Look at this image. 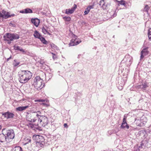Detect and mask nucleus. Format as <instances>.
<instances>
[{
    "instance_id": "8fccbe9b",
    "label": "nucleus",
    "mask_w": 151,
    "mask_h": 151,
    "mask_svg": "<svg viewBox=\"0 0 151 151\" xmlns=\"http://www.w3.org/2000/svg\"><path fill=\"white\" fill-rule=\"evenodd\" d=\"M143 145V143L141 144L140 146H139L138 147L139 149H140L142 148V146Z\"/></svg>"
},
{
    "instance_id": "a211bd4d",
    "label": "nucleus",
    "mask_w": 151,
    "mask_h": 151,
    "mask_svg": "<svg viewBox=\"0 0 151 151\" xmlns=\"http://www.w3.org/2000/svg\"><path fill=\"white\" fill-rule=\"evenodd\" d=\"M18 38H15V39H18ZM15 38H4V40L8 44H10L11 43V42Z\"/></svg>"
},
{
    "instance_id": "bf43d9fd",
    "label": "nucleus",
    "mask_w": 151,
    "mask_h": 151,
    "mask_svg": "<svg viewBox=\"0 0 151 151\" xmlns=\"http://www.w3.org/2000/svg\"><path fill=\"white\" fill-rule=\"evenodd\" d=\"M28 149H29V148H28ZM29 150H30V148H29Z\"/></svg>"
},
{
    "instance_id": "20e7f679",
    "label": "nucleus",
    "mask_w": 151,
    "mask_h": 151,
    "mask_svg": "<svg viewBox=\"0 0 151 151\" xmlns=\"http://www.w3.org/2000/svg\"><path fill=\"white\" fill-rule=\"evenodd\" d=\"M41 113L40 111H31L28 114L27 118L29 121L31 122H34L38 119L40 115L41 114Z\"/></svg>"
},
{
    "instance_id": "ea45409f",
    "label": "nucleus",
    "mask_w": 151,
    "mask_h": 151,
    "mask_svg": "<svg viewBox=\"0 0 151 151\" xmlns=\"http://www.w3.org/2000/svg\"><path fill=\"white\" fill-rule=\"evenodd\" d=\"M20 51L22 52L23 53L25 52V51L23 49H22L21 47H20V48L19 50Z\"/></svg>"
},
{
    "instance_id": "dca6fc26",
    "label": "nucleus",
    "mask_w": 151,
    "mask_h": 151,
    "mask_svg": "<svg viewBox=\"0 0 151 151\" xmlns=\"http://www.w3.org/2000/svg\"><path fill=\"white\" fill-rule=\"evenodd\" d=\"M148 47L144 48L141 52V55L140 60H141L144 58V56L143 55V52H147L148 53L149 52L147 50Z\"/></svg>"
},
{
    "instance_id": "c85d7f7f",
    "label": "nucleus",
    "mask_w": 151,
    "mask_h": 151,
    "mask_svg": "<svg viewBox=\"0 0 151 151\" xmlns=\"http://www.w3.org/2000/svg\"><path fill=\"white\" fill-rule=\"evenodd\" d=\"M149 9V7L148 5H146L144 9V11L148 12V11Z\"/></svg>"
},
{
    "instance_id": "49530a36",
    "label": "nucleus",
    "mask_w": 151,
    "mask_h": 151,
    "mask_svg": "<svg viewBox=\"0 0 151 151\" xmlns=\"http://www.w3.org/2000/svg\"><path fill=\"white\" fill-rule=\"evenodd\" d=\"M52 58L54 59V60H55V59H56V58H57V57H56V56L55 55H52Z\"/></svg>"
},
{
    "instance_id": "09e8293b",
    "label": "nucleus",
    "mask_w": 151,
    "mask_h": 151,
    "mask_svg": "<svg viewBox=\"0 0 151 151\" xmlns=\"http://www.w3.org/2000/svg\"><path fill=\"white\" fill-rule=\"evenodd\" d=\"M143 56H144H144L147 55L148 53H147V52H143Z\"/></svg>"
},
{
    "instance_id": "393cba45",
    "label": "nucleus",
    "mask_w": 151,
    "mask_h": 151,
    "mask_svg": "<svg viewBox=\"0 0 151 151\" xmlns=\"http://www.w3.org/2000/svg\"><path fill=\"white\" fill-rule=\"evenodd\" d=\"M63 19L65 21H67V22H69L71 20V18L70 17H68L66 16L64 17H63Z\"/></svg>"
},
{
    "instance_id": "6e6552de",
    "label": "nucleus",
    "mask_w": 151,
    "mask_h": 151,
    "mask_svg": "<svg viewBox=\"0 0 151 151\" xmlns=\"http://www.w3.org/2000/svg\"><path fill=\"white\" fill-rule=\"evenodd\" d=\"M2 115L4 116L6 119H11L14 117V114L13 113H11L9 111L2 113Z\"/></svg>"
},
{
    "instance_id": "b1692460",
    "label": "nucleus",
    "mask_w": 151,
    "mask_h": 151,
    "mask_svg": "<svg viewBox=\"0 0 151 151\" xmlns=\"http://www.w3.org/2000/svg\"><path fill=\"white\" fill-rule=\"evenodd\" d=\"M135 122H136L137 125L138 126H140L141 122V121L139 119H135Z\"/></svg>"
},
{
    "instance_id": "f3484780",
    "label": "nucleus",
    "mask_w": 151,
    "mask_h": 151,
    "mask_svg": "<svg viewBox=\"0 0 151 151\" xmlns=\"http://www.w3.org/2000/svg\"><path fill=\"white\" fill-rule=\"evenodd\" d=\"M140 88L143 90H145L146 88L148 87L146 82H144L142 85L139 86Z\"/></svg>"
},
{
    "instance_id": "412c9836",
    "label": "nucleus",
    "mask_w": 151,
    "mask_h": 151,
    "mask_svg": "<svg viewBox=\"0 0 151 151\" xmlns=\"http://www.w3.org/2000/svg\"><path fill=\"white\" fill-rule=\"evenodd\" d=\"M74 11L71 9H66L65 10V13L67 14H72Z\"/></svg>"
},
{
    "instance_id": "603ef678",
    "label": "nucleus",
    "mask_w": 151,
    "mask_h": 151,
    "mask_svg": "<svg viewBox=\"0 0 151 151\" xmlns=\"http://www.w3.org/2000/svg\"><path fill=\"white\" fill-rule=\"evenodd\" d=\"M11 56H10L9 58H8L7 59V61H8L9 59H11Z\"/></svg>"
},
{
    "instance_id": "473e14b6",
    "label": "nucleus",
    "mask_w": 151,
    "mask_h": 151,
    "mask_svg": "<svg viewBox=\"0 0 151 151\" xmlns=\"http://www.w3.org/2000/svg\"><path fill=\"white\" fill-rule=\"evenodd\" d=\"M148 38H151V28H150L148 30Z\"/></svg>"
},
{
    "instance_id": "58836bf2",
    "label": "nucleus",
    "mask_w": 151,
    "mask_h": 151,
    "mask_svg": "<svg viewBox=\"0 0 151 151\" xmlns=\"http://www.w3.org/2000/svg\"><path fill=\"white\" fill-rule=\"evenodd\" d=\"M27 140H28L27 142L24 144V145H26L27 144H28L31 141V139H28Z\"/></svg>"
},
{
    "instance_id": "1a4fd4ad",
    "label": "nucleus",
    "mask_w": 151,
    "mask_h": 151,
    "mask_svg": "<svg viewBox=\"0 0 151 151\" xmlns=\"http://www.w3.org/2000/svg\"><path fill=\"white\" fill-rule=\"evenodd\" d=\"M81 42V41L79 39V38H74V39L73 38L69 44V46L76 45Z\"/></svg>"
},
{
    "instance_id": "c9c22d12",
    "label": "nucleus",
    "mask_w": 151,
    "mask_h": 151,
    "mask_svg": "<svg viewBox=\"0 0 151 151\" xmlns=\"http://www.w3.org/2000/svg\"><path fill=\"white\" fill-rule=\"evenodd\" d=\"M39 63L42 66L45 64V62L43 60H40L39 61Z\"/></svg>"
},
{
    "instance_id": "9d476101",
    "label": "nucleus",
    "mask_w": 151,
    "mask_h": 151,
    "mask_svg": "<svg viewBox=\"0 0 151 151\" xmlns=\"http://www.w3.org/2000/svg\"><path fill=\"white\" fill-rule=\"evenodd\" d=\"M123 60L125 61L128 65H130L132 61V58L129 55H126Z\"/></svg>"
},
{
    "instance_id": "f257e3e1",
    "label": "nucleus",
    "mask_w": 151,
    "mask_h": 151,
    "mask_svg": "<svg viewBox=\"0 0 151 151\" xmlns=\"http://www.w3.org/2000/svg\"><path fill=\"white\" fill-rule=\"evenodd\" d=\"M19 80L22 83L27 82L32 78V73L28 70H22L19 72Z\"/></svg>"
},
{
    "instance_id": "5fc2aeb1",
    "label": "nucleus",
    "mask_w": 151,
    "mask_h": 151,
    "mask_svg": "<svg viewBox=\"0 0 151 151\" xmlns=\"http://www.w3.org/2000/svg\"><path fill=\"white\" fill-rule=\"evenodd\" d=\"M149 41H150V40H151V38H149Z\"/></svg>"
},
{
    "instance_id": "052dcab7",
    "label": "nucleus",
    "mask_w": 151,
    "mask_h": 151,
    "mask_svg": "<svg viewBox=\"0 0 151 151\" xmlns=\"http://www.w3.org/2000/svg\"><path fill=\"white\" fill-rule=\"evenodd\" d=\"M150 127H151V125Z\"/></svg>"
},
{
    "instance_id": "7ed1b4c3",
    "label": "nucleus",
    "mask_w": 151,
    "mask_h": 151,
    "mask_svg": "<svg viewBox=\"0 0 151 151\" xmlns=\"http://www.w3.org/2000/svg\"><path fill=\"white\" fill-rule=\"evenodd\" d=\"M43 80L39 76H36L34 79V83L35 88L38 90L41 89L45 86Z\"/></svg>"
},
{
    "instance_id": "a18cd8bd",
    "label": "nucleus",
    "mask_w": 151,
    "mask_h": 151,
    "mask_svg": "<svg viewBox=\"0 0 151 151\" xmlns=\"http://www.w3.org/2000/svg\"><path fill=\"white\" fill-rule=\"evenodd\" d=\"M19 12L20 13H23V14H25L24 9L20 11Z\"/></svg>"
},
{
    "instance_id": "0eeeda50",
    "label": "nucleus",
    "mask_w": 151,
    "mask_h": 151,
    "mask_svg": "<svg viewBox=\"0 0 151 151\" xmlns=\"http://www.w3.org/2000/svg\"><path fill=\"white\" fill-rule=\"evenodd\" d=\"M2 14L0 12V17H2L5 19H7L15 16L14 14H10V12H7L4 10H3L2 11Z\"/></svg>"
},
{
    "instance_id": "39448f33",
    "label": "nucleus",
    "mask_w": 151,
    "mask_h": 151,
    "mask_svg": "<svg viewBox=\"0 0 151 151\" xmlns=\"http://www.w3.org/2000/svg\"><path fill=\"white\" fill-rule=\"evenodd\" d=\"M40 115V114L37 119V125L40 127H44L46 125L48 124V119L47 116Z\"/></svg>"
},
{
    "instance_id": "bb28decb",
    "label": "nucleus",
    "mask_w": 151,
    "mask_h": 151,
    "mask_svg": "<svg viewBox=\"0 0 151 151\" xmlns=\"http://www.w3.org/2000/svg\"><path fill=\"white\" fill-rule=\"evenodd\" d=\"M42 31L45 34H46L47 33H48L46 28L44 27H43L42 28Z\"/></svg>"
},
{
    "instance_id": "4c0bfd02",
    "label": "nucleus",
    "mask_w": 151,
    "mask_h": 151,
    "mask_svg": "<svg viewBox=\"0 0 151 151\" xmlns=\"http://www.w3.org/2000/svg\"><path fill=\"white\" fill-rule=\"evenodd\" d=\"M77 7V5L76 4H74L73 6L71 8L73 11L76 9Z\"/></svg>"
},
{
    "instance_id": "7c9ffc66",
    "label": "nucleus",
    "mask_w": 151,
    "mask_h": 151,
    "mask_svg": "<svg viewBox=\"0 0 151 151\" xmlns=\"http://www.w3.org/2000/svg\"><path fill=\"white\" fill-rule=\"evenodd\" d=\"M104 0H102L100 1L99 2V5L100 6H101L102 7V6L105 4V2L104 1Z\"/></svg>"
},
{
    "instance_id": "f03ea898",
    "label": "nucleus",
    "mask_w": 151,
    "mask_h": 151,
    "mask_svg": "<svg viewBox=\"0 0 151 151\" xmlns=\"http://www.w3.org/2000/svg\"><path fill=\"white\" fill-rule=\"evenodd\" d=\"M32 138L36 142L37 147L38 148L43 147L45 144V139L44 137L40 135H34Z\"/></svg>"
},
{
    "instance_id": "423d86ee",
    "label": "nucleus",
    "mask_w": 151,
    "mask_h": 151,
    "mask_svg": "<svg viewBox=\"0 0 151 151\" xmlns=\"http://www.w3.org/2000/svg\"><path fill=\"white\" fill-rule=\"evenodd\" d=\"M2 132L5 134L6 139H7V142H9L14 138V131L12 129H3L2 130Z\"/></svg>"
},
{
    "instance_id": "e433bc0d",
    "label": "nucleus",
    "mask_w": 151,
    "mask_h": 151,
    "mask_svg": "<svg viewBox=\"0 0 151 151\" xmlns=\"http://www.w3.org/2000/svg\"><path fill=\"white\" fill-rule=\"evenodd\" d=\"M14 49L15 50H19L20 48V47L18 46H17L16 45H14Z\"/></svg>"
},
{
    "instance_id": "de8ad7c7",
    "label": "nucleus",
    "mask_w": 151,
    "mask_h": 151,
    "mask_svg": "<svg viewBox=\"0 0 151 151\" xmlns=\"http://www.w3.org/2000/svg\"><path fill=\"white\" fill-rule=\"evenodd\" d=\"M113 133V132L111 131H109L108 132V133L109 134V135H111V134H112Z\"/></svg>"
},
{
    "instance_id": "13d9d810",
    "label": "nucleus",
    "mask_w": 151,
    "mask_h": 151,
    "mask_svg": "<svg viewBox=\"0 0 151 151\" xmlns=\"http://www.w3.org/2000/svg\"><path fill=\"white\" fill-rule=\"evenodd\" d=\"M41 38H43V37H42Z\"/></svg>"
},
{
    "instance_id": "f704fd0d",
    "label": "nucleus",
    "mask_w": 151,
    "mask_h": 151,
    "mask_svg": "<svg viewBox=\"0 0 151 151\" xmlns=\"http://www.w3.org/2000/svg\"><path fill=\"white\" fill-rule=\"evenodd\" d=\"M102 7L104 9H107V4H106L105 2V4Z\"/></svg>"
},
{
    "instance_id": "37998d69",
    "label": "nucleus",
    "mask_w": 151,
    "mask_h": 151,
    "mask_svg": "<svg viewBox=\"0 0 151 151\" xmlns=\"http://www.w3.org/2000/svg\"><path fill=\"white\" fill-rule=\"evenodd\" d=\"M42 104L43 106H46V107H47L48 106H49V105L48 104H46L45 103H43Z\"/></svg>"
},
{
    "instance_id": "aec40b11",
    "label": "nucleus",
    "mask_w": 151,
    "mask_h": 151,
    "mask_svg": "<svg viewBox=\"0 0 151 151\" xmlns=\"http://www.w3.org/2000/svg\"><path fill=\"white\" fill-rule=\"evenodd\" d=\"M127 116H126V115H124V118L123 120V122L122 124V127H124V124H127Z\"/></svg>"
},
{
    "instance_id": "2f4dec72",
    "label": "nucleus",
    "mask_w": 151,
    "mask_h": 151,
    "mask_svg": "<svg viewBox=\"0 0 151 151\" xmlns=\"http://www.w3.org/2000/svg\"><path fill=\"white\" fill-rule=\"evenodd\" d=\"M50 45L51 47L53 48H55L57 49L58 47L57 46L53 44V43H50Z\"/></svg>"
},
{
    "instance_id": "79ce46f5",
    "label": "nucleus",
    "mask_w": 151,
    "mask_h": 151,
    "mask_svg": "<svg viewBox=\"0 0 151 151\" xmlns=\"http://www.w3.org/2000/svg\"><path fill=\"white\" fill-rule=\"evenodd\" d=\"M45 100L43 99H39L37 100V101L39 102H44Z\"/></svg>"
},
{
    "instance_id": "c756f323",
    "label": "nucleus",
    "mask_w": 151,
    "mask_h": 151,
    "mask_svg": "<svg viewBox=\"0 0 151 151\" xmlns=\"http://www.w3.org/2000/svg\"><path fill=\"white\" fill-rule=\"evenodd\" d=\"M90 9L89 8L87 7L85 11L84 12V15H87V14L90 11Z\"/></svg>"
},
{
    "instance_id": "a19ab883",
    "label": "nucleus",
    "mask_w": 151,
    "mask_h": 151,
    "mask_svg": "<svg viewBox=\"0 0 151 151\" xmlns=\"http://www.w3.org/2000/svg\"><path fill=\"white\" fill-rule=\"evenodd\" d=\"M94 5H89V6H88V8H89V9H90V10H91V9H93V6Z\"/></svg>"
},
{
    "instance_id": "4be33fe9",
    "label": "nucleus",
    "mask_w": 151,
    "mask_h": 151,
    "mask_svg": "<svg viewBox=\"0 0 151 151\" xmlns=\"http://www.w3.org/2000/svg\"><path fill=\"white\" fill-rule=\"evenodd\" d=\"M25 14L30 13H33L32 10L29 8H27L24 9Z\"/></svg>"
},
{
    "instance_id": "c03bdc74",
    "label": "nucleus",
    "mask_w": 151,
    "mask_h": 151,
    "mask_svg": "<svg viewBox=\"0 0 151 151\" xmlns=\"http://www.w3.org/2000/svg\"><path fill=\"white\" fill-rule=\"evenodd\" d=\"M116 16V10L114 12V13L113 14L112 16L113 17H115Z\"/></svg>"
},
{
    "instance_id": "5701e85b",
    "label": "nucleus",
    "mask_w": 151,
    "mask_h": 151,
    "mask_svg": "<svg viewBox=\"0 0 151 151\" xmlns=\"http://www.w3.org/2000/svg\"><path fill=\"white\" fill-rule=\"evenodd\" d=\"M41 42L44 44L47 45L48 43V42L45 40V38H39Z\"/></svg>"
},
{
    "instance_id": "6ab92c4d",
    "label": "nucleus",
    "mask_w": 151,
    "mask_h": 151,
    "mask_svg": "<svg viewBox=\"0 0 151 151\" xmlns=\"http://www.w3.org/2000/svg\"><path fill=\"white\" fill-rule=\"evenodd\" d=\"M33 35L35 38H41V34L36 30L35 32Z\"/></svg>"
},
{
    "instance_id": "f8f14e48",
    "label": "nucleus",
    "mask_w": 151,
    "mask_h": 151,
    "mask_svg": "<svg viewBox=\"0 0 151 151\" xmlns=\"http://www.w3.org/2000/svg\"><path fill=\"white\" fill-rule=\"evenodd\" d=\"M31 22L35 26L38 27L40 23V20L37 18L32 19Z\"/></svg>"
},
{
    "instance_id": "4d7b16f0",
    "label": "nucleus",
    "mask_w": 151,
    "mask_h": 151,
    "mask_svg": "<svg viewBox=\"0 0 151 151\" xmlns=\"http://www.w3.org/2000/svg\"><path fill=\"white\" fill-rule=\"evenodd\" d=\"M111 96H113L112 95H111Z\"/></svg>"
},
{
    "instance_id": "ddd939ff",
    "label": "nucleus",
    "mask_w": 151,
    "mask_h": 151,
    "mask_svg": "<svg viewBox=\"0 0 151 151\" xmlns=\"http://www.w3.org/2000/svg\"><path fill=\"white\" fill-rule=\"evenodd\" d=\"M5 141L7 142V139L4 133L2 132V134H0V142H3Z\"/></svg>"
},
{
    "instance_id": "3c124183",
    "label": "nucleus",
    "mask_w": 151,
    "mask_h": 151,
    "mask_svg": "<svg viewBox=\"0 0 151 151\" xmlns=\"http://www.w3.org/2000/svg\"><path fill=\"white\" fill-rule=\"evenodd\" d=\"M64 127H65L67 128L68 127L67 124L66 123H65L64 124Z\"/></svg>"
},
{
    "instance_id": "9b49d317",
    "label": "nucleus",
    "mask_w": 151,
    "mask_h": 151,
    "mask_svg": "<svg viewBox=\"0 0 151 151\" xmlns=\"http://www.w3.org/2000/svg\"><path fill=\"white\" fill-rule=\"evenodd\" d=\"M6 35V36H4V38H19V35L16 34L7 33Z\"/></svg>"
},
{
    "instance_id": "4468645a",
    "label": "nucleus",
    "mask_w": 151,
    "mask_h": 151,
    "mask_svg": "<svg viewBox=\"0 0 151 151\" xmlns=\"http://www.w3.org/2000/svg\"><path fill=\"white\" fill-rule=\"evenodd\" d=\"M28 106H19L16 108V111H22L28 108Z\"/></svg>"
},
{
    "instance_id": "cd10ccee",
    "label": "nucleus",
    "mask_w": 151,
    "mask_h": 151,
    "mask_svg": "<svg viewBox=\"0 0 151 151\" xmlns=\"http://www.w3.org/2000/svg\"><path fill=\"white\" fill-rule=\"evenodd\" d=\"M124 127H122V125L121 126V128L124 129H128L129 128V125L127 124H124Z\"/></svg>"
},
{
    "instance_id": "864d4df0",
    "label": "nucleus",
    "mask_w": 151,
    "mask_h": 151,
    "mask_svg": "<svg viewBox=\"0 0 151 151\" xmlns=\"http://www.w3.org/2000/svg\"><path fill=\"white\" fill-rule=\"evenodd\" d=\"M50 53L52 55V56L55 55V54L52 52H50Z\"/></svg>"
},
{
    "instance_id": "2eb2a0df",
    "label": "nucleus",
    "mask_w": 151,
    "mask_h": 151,
    "mask_svg": "<svg viewBox=\"0 0 151 151\" xmlns=\"http://www.w3.org/2000/svg\"><path fill=\"white\" fill-rule=\"evenodd\" d=\"M11 151H23L22 148L20 146H15L12 147Z\"/></svg>"
},
{
    "instance_id": "6e6d98bb",
    "label": "nucleus",
    "mask_w": 151,
    "mask_h": 151,
    "mask_svg": "<svg viewBox=\"0 0 151 151\" xmlns=\"http://www.w3.org/2000/svg\"><path fill=\"white\" fill-rule=\"evenodd\" d=\"M79 55H78V57L79 58Z\"/></svg>"
},
{
    "instance_id": "72a5a7b5",
    "label": "nucleus",
    "mask_w": 151,
    "mask_h": 151,
    "mask_svg": "<svg viewBox=\"0 0 151 151\" xmlns=\"http://www.w3.org/2000/svg\"><path fill=\"white\" fill-rule=\"evenodd\" d=\"M118 2L119 4L121 5H123L124 6H125V2L123 1V0H121L120 1H119Z\"/></svg>"
},
{
    "instance_id": "a878e982",
    "label": "nucleus",
    "mask_w": 151,
    "mask_h": 151,
    "mask_svg": "<svg viewBox=\"0 0 151 151\" xmlns=\"http://www.w3.org/2000/svg\"><path fill=\"white\" fill-rule=\"evenodd\" d=\"M20 63L19 62H17L16 60H14V62L13 63V65L14 66L16 67Z\"/></svg>"
}]
</instances>
